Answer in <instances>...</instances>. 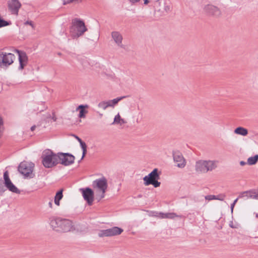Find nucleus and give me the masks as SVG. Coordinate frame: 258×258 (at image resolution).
<instances>
[{"mask_svg": "<svg viewBox=\"0 0 258 258\" xmlns=\"http://www.w3.org/2000/svg\"><path fill=\"white\" fill-rule=\"evenodd\" d=\"M234 133L237 135L246 136L248 134V131L245 128L240 126L235 128L234 131Z\"/></svg>", "mask_w": 258, "mask_h": 258, "instance_id": "nucleus-21", "label": "nucleus"}, {"mask_svg": "<svg viewBox=\"0 0 258 258\" xmlns=\"http://www.w3.org/2000/svg\"><path fill=\"white\" fill-rule=\"evenodd\" d=\"M246 162L243 161H241L240 162V165H241V166H244L246 164Z\"/></svg>", "mask_w": 258, "mask_h": 258, "instance_id": "nucleus-40", "label": "nucleus"}, {"mask_svg": "<svg viewBox=\"0 0 258 258\" xmlns=\"http://www.w3.org/2000/svg\"><path fill=\"white\" fill-rule=\"evenodd\" d=\"M35 128H36V125H33L31 127V131H34L35 130Z\"/></svg>", "mask_w": 258, "mask_h": 258, "instance_id": "nucleus-42", "label": "nucleus"}, {"mask_svg": "<svg viewBox=\"0 0 258 258\" xmlns=\"http://www.w3.org/2000/svg\"><path fill=\"white\" fill-rule=\"evenodd\" d=\"M235 205H234V204H233L232 203L231 204L230 208H231V213H233V209H234V207Z\"/></svg>", "mask_w": 258, "mask_h": 258, "instance_id": "nucleus-39", "label": "nucleus"}, {"mask_svg": "<svg viewBox=\"0 0 258 258\" xmlns=\"http://www.w3.org/2000/svg\"><path fill=\"white\" fill-rule=\"evenodd\" d=\"M173 160L174 162L177 163L176 166L180 168H183L186 165L185 160L182 154L178 151L174 152L173 153Z\"/></svg>", "mask_w": 258, "mask_h": 258, "instance_id": "nucleus-14", "label": "nucleus"}, {"mask_svg": "<svg viewBox=\"0 0 258 258\" xmlns=\"http://www.w3.org/2000/svg\"><path fill=\"white\" fill-rule=\"evenodd\" d=\"M164 11L166 12H168L170 11V5H169L168 4V3L166 1L164 2Z\"/></svg>", "mask_w": 258, "mask_h": 258, "instance_id": "nucleus-30", "label": "nucleus"}, {"mask_svg": "<svg viewBox=\"0 0 258 258\" xmlns=\"http://www.w3.org/2000/svg\"><path fill=\"white\" fill-rule=\"evenodd\" d=\"M11 24V21H5L0 16V28L10 25Z\"/></svg>", "mask_w": 258, "mask_h": 258, "instance_id": "nucleus-26", "label": "nucleus"}, {"mask_svg": "<svg viewBox=\"0 0 258 258\" xmlns=\"http://www.w3.org/2000/svg\"><path fill=\"white\" fill-rule=\"evenodd\" d=\"M218 164L219 161L216 160H200L196 162L195 170L198 172L206 173L217 168Z\"/></svg>", "mask_w": 258, "mask_h": 258, "instance_id": "nucleus-2", "label": "nucleus"}, {"mask_svg": "<svg viewBox=\"0 0 258 258\" xmlns=\"http://www.w3.org/2000/svg\"><path fill=\"white\" fill-rule=\"evenodd\" d=\"M92 185L94 188L97 189L98 191L101 192L100 197L101 198H103L105 196V193L108 186L107 181L106 178L102 177L101 178L96 179L93 181Z\"/></svg>", "mask_w": 258, "mask_h": 258, "instance_id": "nucleus-5", "label": "nucleus"}, {"mask_svg": "<svg viewBox=\"0 0 258 258\" xmlns=\"http://www.w3.org/2000/svg\"><path fill=\"white\" fill-rule=\"evenodd\" d=\"M257 191L255 190H250L242 192L238 196V198H245L246 199L250 198L255 199L256 198Z\"/></svg>", "mask_w": 258, "mask_h": 258, "instance_id": "nucleus-18", "label": "nucleus"}, {"mask_svg": "<svg viewBox=\"0 0 258 258\" xmlns=\"http://www.w3.org/2000/svg\"><path fill=\"white\" fill-rule=\"evenodd\" d=\"M149 215L150 216H153V217H157L158 216V212H156V211H150V214H149Z\"/></svg>", "mask_w": 258, "mask_h": 258, "instance_id": "nucleus-34", "label": "nucleus"}, {"mask_svg": "<svg viewBox=\"0 0 258 258\" xmlns=\"http://www.w3.org/2000/svg\"><path fill=\"white\" fill-rule=\"evenodd\" d=\"M33 164L26 162H21L19 167L18 171L20 173L25 176H29L32 174L33 169Z\"/></svg>", "mask_w": 258, "mask_h": 258, "instance_id": "nucleus-9", "label": "nucleus"}, {"mask_svg": "<svg viewBox=\"0 0 258 258\" xmlns=\"http://www.w3.org/2000/svg\"><path fill=\"white\" fill-rule=\"evenodd\" d=\"M75 2V0H63V4L67 5Z\"/></svg>", "mask_w": 258, "mask_h": 258, "instance_id": "nucleus-35", "label": "nucleus"}, {"mask_svg": "<svg viewBox=\"0 0 258 258\" xmlns=\"http://www.w3.org/2000/svg\"><path fill=\"white\" fill-rule=\"evenodd\" d=\"M165 216V213L162 212H158V216L157 217H159L161 219H165L164 216Z\"/></svg>", "mask_w": 258, "mask_h": 258, "instance_id": "nucleus-33", "label": "nucleus"}, {"mask_svg": "<svg viewBox=\"0 0 258 258\" xmlns=\"http://www.w3.org/2000/svg\"><path fill=\"white\" fill-rule=\"evenodd\" d=\"M49 221L51 227L56 231L67 232L75 229L73 222L69 219L53 217Z\"/></svg>", "mask_w": 258, "mask_h": 258, "instance_id": "nucleus-1", "label": "nucleus"}, {"mask_svg": "<svg viewBox=\"0 0 258 258\" xmlns=\"http://www.w3.org/2000/svg\"><path fill=\"white\" fill-rule=\"evenodd\" d=\"M63 197L62 195V189H61L59 190L58 192H56L55 197H54V203L57 206H59L60 203L59 201L60 200L62 199Z\"/></svg>", "mask_w": 258, "mask_h": 258, "instance_id": "nucleus-22", "label": "nucleus"}, {"mask_svg": "<svg viewBox=\"0 0 258 258\" xmlns=\"http://www.w3.org/2000/svg\"><path fill=\"white\" fill-rule=\"evenodd\" d=\"M126 123V121L122 118H121L119 122L117 123V124H119L120 125Z\"/></svg>", "mask_w": 258, "mask_h": 258, "instance_id": "nucleus-37", "label": "nucleus"}, {"mask_svg": "<svg viewBox=\"0 0 258 258\" xmlns=\"http://www.w3.org/2000/svg\"><path fill=\"white\" fill-rule=\"evenodd\" d=\"M87 31L84 22L79 19L75 18L72 20V26L70 28V32L73 38L82 36Z\"/></svg>", "mask_w": 258, "mask_h": 258, "instance_id": "nucleus-3", "label": "nucleus"}, {"mask_svg": "<svg viewBox=\"0 0 258 258\" xmlns=\"http://www.w3.org/2000/svg\"><path fill=\"white\" fill-rule=\"evenodd\" d=\"M141 0H129L130 2L132 4H135L137 3H139Z\"/></svg>", "mask_w": 258, "mask_h": 258, "instance_id": "nucleus-38", "label": "nucleus"}, {"mask_svg": "<svg viewBox=\"0 0 258 258\" xmlns=\"http://www.w3.org/2000/svg\"><path fill=\"white\" fill-rule=\"evenodd\" d=\"M98 107L104 110L106 109L107 107H109L108 102L107 101H102L98 104Z\"/></svg>", "mask_w": 258, "mask_h": 258, "instance_id": "nucleus-27", "label": "nucleus"}, {"mask_svg": "<svg viewBox=\"0 0 258 258\" xmlns=\"http://www.w3.org/2000/svg\"><path fill=\"white\" fill-rule=\"evenodd\" d=\"M4 184L6 187L11 191L20 194V190L12 183L9 176V173L7 171L4 173Z\"/></svg>", "mask_w": 258, "mask_h": 258, "instance_id": "nucleus-10", "label": "nucleus"}, {"mask_svg": "<svg viewBox=\"0 0 258 258\" xmlns=\"http://www.w3.org/2000/svg\"><path fill=\"white\" fill-rule=\"evenodd\" d=\"M255 216L256 218H258V214H256Z\"/></svg>", "mask_w": 258, "mask_h": 258, "instance_id": "nucleus-46", "label": "nucleus"}, {"mask_svg": "<svg viewBox=\"0 0 258 258\" xmlns=\"http://www.w3.org/2000/svg\"><path fill=\"white\" fill-rule=\"evenodd\" d=\"M48 206L50 208H52V201H51L48 203Z\"/></svg>", "mask_w": 258, "mask_h": 258, "instance_id": "nucleus-41", "label": "nucleus"}, {"mask_svg": "<svg viewBox=\"0 0 258 258\" xmlns=\"http://www.w3.org/2000/svg\"><path fill=\"white\" fill-rule=\"evenodd\" d=\"M88 108V105H80L77 108L76 110H79V117L80 118H85L86 114L88 113V111L85 109V108Z\"/></svg>", "mask_w": 258, "mask_h": 258, "instance_id": "nucleus-19", "label": "nucleus"}, {"mask_svg": "<svg viewBox=\"0 0 258 258\" xmlns=\"http://www.w3.org/2000/svg\"><path fill=\"white\" fill-rule=\"evenodd\" d=\"M81 160H82V159H81V160L79 161V162H80Z\"/></svg>", "mask_w": 258, "mask_h": 258, "instance_id": "nucleus-47", "label": "nucleus"}, {"mask_svg": "<svg viewBox=\"0 0 258 258\" xmlns=\"http://www.w3.org/2000/svg\"><path fill=\"white\" fill-rule=\"evenodd\" d=\"M158 179H156L152 181L150 183V184H152L155 187H159L161 183L158 181Z\"/></svg>", "mask_w": 258, "mask_h": 258, "instance_id": "nucleus-31", "label": "nucleus"}, {"mask_svg": "<svg viewBox=\"0 0 258 258\" xmlns=\"http://www.w3.org/2000/svg\"><path fill=\"white\" fill-rule=\"evenodd\" d=\"M149 3V0H144V5H147Z\"/></svg>", "mask_w": 258, "mask_h": 258, "instance_id": "nucleus-44", "label": "nucleus"}, {"mask_svg": "<svg viewBox=\"0 0 258 258\" xmlns=\"http://www.w3.org/2000/svg\"><path fill=\"white\" fill-rule=\"evenodd\" d=\"M21 7V4L19 0H10L8 2V10L13 15H18Z\"/></svg>", "mask_w": 258, "mask_h": 258, "instance_id": "nucleus-12", "label": "nucleus"}, {"mask_svg": "<svg viewBox=\"0 0 258 258\" xmlns=\"http://www.w3.org/2000/svg\"><path fill=\"white\" fill-rule=\"evenodd\" d=\"M76 139L78 141V142L80 143V146L82 149V151H83V154H82V158H81V159H83L86 154V152H87V146H86V144L85 142H84L83 141H82V140L79 138L78 137V136H75Z\"/></svg>", "mask_w": 258, "mask_h": 258, "instance_id": "nucleus-20", "label": "nucleus"}, {"mask_svg": "<svg viewBox=\"0 0 258 258\" xmlns=\"http://www.w3.org/2000/svg\"><path fill=\"white\" fill-rule=\"evenodd\" d=\"M111 35L112 40L118 47L121 48H124V46L122 44L123 37L119 32L116 31H112Z\"/></svg>", "mask_w": 258, "mask_h": 258, "instance_id": "nucleus-15", "label": "nucleus"}, {"mask_svg": "<svg viewBox=\"0 0 258 258\" xmlns=\"http://www.w3.org/2000/svg\"><path fill=\"white\" fill-rule=\"evenodd\" d=\"M225 197H226L225 195L220 194V195H219L217 196H215V199H214V200H217L223 201L224 200Z\"/></svg>", "mask_w": 258, "mask_h": 258, "instance_id": "nucleus-29", "label": "nucleus"}, {"mask_svg": "<svg viewBox=\"0 0 258 258\" xmlns=\"http://www.w3.org/2000/svg\"><path fill=\"white\" fill-rule=\"evenodd\" d=\"M125 96L117 97L112 100H108V104L109 107H113L116 104L118 103V102L122 100L123 98H125Z\"/></svg>", "mask_w": 258, "mask_h": 258, "instance_id": "nucleus-23", "label": "nucleus"}, {"mask_svg": "<svg viewBox=\"0 0 258 258\" xmlns=\"http://www.w3.org/2000/svg\"><path fill=\"white\" fill-rule=\"evenodd\" d=\"M15 59L14 54L11 53L0 52V67H8L12 64Z\"/></svg>", "mask_w": 258, "mask_h": 258, "instance_id": "nucleus-7", "label": "nucleus"}, {"mask_svg": "<svg viewBox=\"0 0 258 258\" xmlns=\"http://www.w3.org/2000/svg\"><path fill=\"white\" fill-rule=\"evenodd\" d=\"M239 199V198H238V197L237 199H236L233 201V202L232 203V204H233L235 205V204H236V203L237 202L238 200Z\"/></svg>", "mask_w": 258, "mask_h": 258, "instance_id": "nucleus-43", "label": "nucleus"}, {"mask_svg": "<svg viewBox=\"0 0 258 258\" xmlns=\"http://www.w3.org/2000/svg\"><path fill=\"white\" fill-rule=\"evenodd\" d=\"M121 119L120 116L119 114V113L116 115L114 117L113 122L112 124H117L118 123Z\"/></svg>", "mask_w": 258, "mask_h": 258, "instance_id": "nucleus-28", "label": "nucleus"}, {"mask_svg": "<svg viewBox=\"0 0 258 258\" xmlns=\"http://www.w3.org/2000/svg\"><path fill=\"white\" fill-rule=\"evenodd\" d=\"M41 158L42 163L45 168H50L58 164L57 154L49 149L43 152Z\"/></svg>", "mask_w": 258, "mask_h": 258, "instance_id": "nucleus-4", "label": "nucleus"}, {"mask_svg": "<svg viewBox=\"0 0 258 258\" xmlns=\"http://www.w3.org/2000/svg\"><path fill=\"white\" fill-rule=\"evenodd\" d=\"M58 164L64 166H69L74 162L75 157L69 153H57Z\"/></svg>", "mask_w": 258, "mask_h": 258, "instance_id": "nucleus-8", "label": "nucleus"}, {"mask_svg": "<svg viewBox=\"0 0 258 258\" xmlns=\"http://www.w3.org/2000/svg\"><path fill=\"white\" fill-rule=\"evenodd\" d=\"M205 199L208 201H211V200H214V199H215V196L211 195H207L205 197Z\"/></svg>", "mask_w": 258, "mask_h": 258, "instance_id": "nucleus-32", "label": "nucleus"}, {"mask_svg": "<svg viewBox=\"0 0 258 258\" xmlns=\"http://www.w3.org/2000/svg\"><path fill=\"white\" fill-rule=\"evenodd\" d=\"M16 51L18 53L19 56V61L20 63L19 69L22 70L27 63V56L26 54L23 51L18 50H16Z\"/></svg>", "mask_w": 258, "mask_h": 258, "instance_id": "nucleus-17", "label": "nucleus"}, {"mask_svg": "<svg viewBox=\"0 0 258 258\" xmlns=\"http://www.w3.org/2000/svg\"><path fill=\"white\" fill-rule=\"evenodd\" d=\"M81 160H82V159H81V160L79 161V162H80Z\"/></svg>", "mask_w": 258, "mask_h": 258, "instance_id": "nucleus-48", "label": "nucleus"}, {"mask_svg": "<svg viewBox=\"0 0 258 258\" xmlns=\"http://www.w3.org/2000/svg\"><path fill=\"white\" fill-rule=\"evenodd\" d=\"M256 198H255V199L256 200H258V191H257V192H256Z\"/></svg>", "mask_w": 258, "mask_h": 258, "instance_id": "nucleus-45", "label": "nucleus"}, {"mask_svg": "<svg viewBox=\"0 0 258 258\" xmlns=\"http://www.w3.org/2000/svg\"><path fill=\"white\" fill-rule=\"evenodd\" d=\"M84 199L87 202L89 205H91L94 200L93 191L89 187L80 188Z\"/></svg>", "mask_w": 258, "mask_h": 258, "instance_id": "nucleus-11", "label": "nucleus"}, {"mask_svg": "<svg viewBox=\"0 0 258 258\" xmlns=\"http://www.w3.org/2000/svg\"><path fill=\"white\" fill-rule=\"evenodd\" d=\"M165 219H174L175 217H181V215H178L174 213H165V216H164Z\"/></svg>", "mask_w": 258, "mask_h": 258, "instance_id": "nucleus-25", "label": "nucleus"}, {"mask_svg": "<svg viewBox=\"0 0 258 258\" xmlns=\"http://www.w3.org/2000/svg\"><path fill=\"white\" fill-rule=\"evenodd\" d=\"M123 229L118 227H113L111 228L99 230L98 235L100 237H110L120 234Z\"/></svg>", "mask_w": 258, "mask_h": 258, "instance_id": "nucleus-6", "label": "nucleus"}, {"mask_svg": "<svg viewBox=\"0 0 258 258\" xmlns=\"http://www.w3.org/2000/svg\"><path fill=\"white\" fill-rule=\"evenodd\" d=\"M204 10L209 15L216 17L220 16L221 14L220 10L218 7L212 5H207L205 6Z\"/></svg>", "mask_w": 258, "mask_h": 258, "instance_id": "nucleus-16", "label": "nucleus"}, {"mask_svg": "<svg viewBox=\"0 0 258 258\" xmlns=\"http://www.w3.org/2000/svg\"><path fill=\"white\" fill-rule=\"evenodd\" d=\"M24 24L25 25H29L31 26L32 27H33V22L31 21H26V22L24 23Z\"/></svg>", "mask_w": 258, "mask_h": 258, "instance_id": "nucleus-36", "label": "nucleus"}, {"mask_svg": "<svg viewBox=\"0 0 258 258\" xmlns=\"http://www.w3.org/2000/svg\"><path fill=\"white\" fill-rule=\"evenodd\" d=\"M160 178V173H159L158 169L155 168L153 170L150 172L148 175L145 176L143 178L144 181V184L145 185H149L150 183L153 180L156 179H159Z\"/></svg>", "mask_w": 258, "mask_h": 258, "instance_id": "nucleus-13", "label": "nucleus"}, {"mask_svg": "<svg viewBox=\"0 0 258 258\" xmlns=\"http://www.w3.org/2000/svg\"><path fill=\"white\" fill-rule=\"evenodd\" d=\"M258 161V155L249 157L247 159V163L250 165H254Z\"/></svg>", "mask_w": 258, "mask_h": 258, "instance_id": "nucleus-24", "label": "nucleus"}]
</instances>
